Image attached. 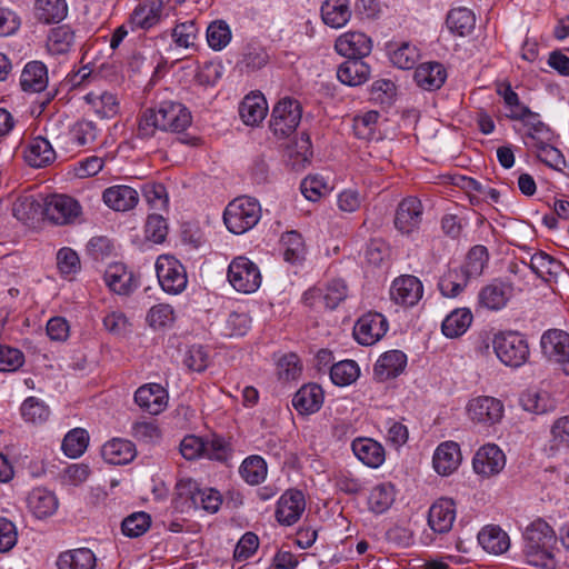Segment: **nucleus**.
<instances>
[{"label": "nucleus", "instance_id": "obj_7", "mask_svg": "<svg viewBox=\"0 0 569 569\" xmlns=\"http://www.w3.org/2000/svg\"><path fill=\"white\" fill-rule=\"evenodd\" d=\"M156 272L162 290L179 295L187 288L188 277L184 266L174 257L162 254L156 261Z\"/></svg>", "mask_w": 569, "mask_h": 569}, {"label": "nucleus", "instance_id": "obj_27", "mask_svg": "<svg viewBox=\"0 0 569 569\" xmlns=\"http://www.w3.org/2000/svg\"><path fill=\"white\" fill-rule=\"evenodd\" d=\"M323 403V390L317 383L302 386L293 396L292 406L301 415L318 411Z\"/></svg>", "mask_w": 569, "mask_h": 569}, {"label": "nucleus", "instance_id": "obj_35", "mask_svg": "<svg viewBox=\"0 0 569 569\" xmlns=\"http://www.w3.org/2000/svg\"><path fill=\"white\" fill-rule=\"evenodd\" d=\"M92 111L100 118H112L119 111V101L116 94L109 91H90L83 97Z\"/></svg>", "mask_w": 569, "mask_h": 569}, {"label": "nucleus", "instance_id": "obj_26", "mask_svg": "<svg viewBox=\"0 0 569 569\" xmlns=\"http://www.w3.org/2000/svg\"><path fill=\"white\" fill-rule=\"evenodd\" d=\"M163 8L162 0H146L137 6L130 16V24L132 30L143 29L148 30L156 26L161 18Z\"/></svg>", "mask_w": 569, "mask_h": 569}, {"label": "nucleus", "instance_id": "obj_38", "mask_svg": "<svg viewBox=\"0 0 569 569\" xmlns=\"http://www.w3.org/2000/svg\"><path fill=\"white\" fill-rule=\"evenodd\" d=\"M24 159L31 167L42 168L56 159V152L49 140L43 137H36L30 142Z\"/></svg>", "mask_w": 569, "mask_h": 569}, {"label": "nucleus", "instance_id": "obj_3", "mask_svg": "<svg viewBox=\"0 0 569 569\" xmlns=\"http://www.w3.org/2000/svg\"><path fill=\"white\" fill-rule=\"evenodd\" d=\"M176 508L181 512L203 510L216 513L222 505L221 493L210 487H202L193 479H180L176 485Z\"/></svg>", "mask_w": 569, "mask_h": 569}, {"label": "nucleus", "instance_id": "obj_43", "mask_svg": "<svg viewBox=\"0 0 569 569\" xmlns=\"http://www.w3.org/2000/svg\"><path fill=\"white\" fill-rule=\"evenodd\" d=\"M396 491L393 485L383 482L375 486L368 497V507L372 512L380 515L386 512L393 503Z\"/></svg>", "mask_w": 569, "mask_h": 569}, {"label": "nucleus", "instance_id": "obj_29", "mask_svg": "<svg viewBox=\"0 0 569 569\" xmlns=\"http://www.w3.org/2000/svg\"><path fill=\"white\" fill-rule=\"evenodd\" d=\"M28 508L38 519L51 517L58 509L56 495L44 488H34L27 499Z\"/></svg>", "mask_w": 569, "mask_h": 569}, {"label": "nucleus", "instance_id": "obj_2", "mask_svg": "<svg viewBox=\"0 0 569 569\" xmlns=\"http://www.w3.org/2000/svg\"><path fill=\"white\" fill-rule=\"evenodd\" d=\"M525 556L530 566L556 569L557 561L551 551L557 541L553 529L543 519H536L525 530Z\"/></svg>", "mask_w": 569, "mask_h": 569}, {"label": "nucleus", "instance_id": "obj_31", "mask_svg": "<svg viewBox=\"0 0 569 569\" xmlns=\"http://www.w3.org/2000/svg\"><path fill=\"white\" fill-rule=\"evenodd\" d=\"M20 86L26 92H40L48 86V69L41 61L28 62L20 76Z\"/></svg>", "mask_w": 569, "mask_h": 569}, {"label": "nucleus", "instance_id": "obj_28", "mask_svg": "<svg viewBox=\"0 0 569 569\" xmlns=\"http://www.w3.org/2000/svg\"><path fill=\"white\" fill-rule=\"evenodd\" d=\"M134 445L127 439L113 438L101 448V456L110 465H126L136 457Z\"/></svg>", "mask_w": 569, "mask_h": 569}, {"label": "nucleus", "instance_id": "obj_24", "mask_svg": "<svg viewBox=\"0 0 569 569\" xmlns=\"http://www.w3.org/2000/svg\"><path fill=\"white\" fill-rule=\"evenodd\" d=\"M406 366V353L400 350H390L379 357L373 367V373L379 381H386L402 373Z\"/></svg>", "mask_w": 569, "mask_h": 569}, {"label": "nucleus", "instance_id": "obj_45", "mask_svg": "<svg viewBox=\"0 0 569 569\" xmlns=\"http://www.w3.org/2000/svg\"><path fill=\"white\" fill-rule=\"evenodd\" d=\"M269 62V54L262 46L258 43H248L238 62L241 70L253 72L263 68Z\"/></svg>", "mask_w": 569, "mask_h": 569}, {"label": "nucleus", "instance_id": "obj_50", "mask_svg": "<svg viewBox=\"0 0 569 569\" xmlns=\"http://www.w3.org/2000/svg\"><path fill=\"white\" fill-rule=\"evenodd\" d=\"M99 132L100 130L93 121L80 120L70 128L69 139L74 146L84 147L92 144L97 140Z\"/></svg>", "mask_w": 569, "mask_h": 569}, {"label": "nucleus", "instance_id": "obj_17", "mask_svg": "<svg viewBox=\"0 0 569 569\" xmlns=\"http://www.w3.org/2000/svg\"><path fill=\"white\" fill-rule=\"evenodd\" d=\"M337 52L348 59H360L370 54L371 39L362 32H346L335 43Z\"/></svg>", "mask_w": 569, "mask_h": 569}, {"label": "nucleus", "instance_id": "obj_57", "mask_svg": "<svg viewBox=\"0 0 569 569\" xmlns=\"http://www.w3.org/2000/svg\"><path fill=\"white\" fill-rule=\"evenodd\" d=\"M231 40V30L223 20L211 22L207 28V41L213 50L223 49Z\"/></svg>", "mask_w": 569, "mask_h": 569}, {"label": "nucleus", "instance_id": "obj_11", "mask_svg": "<svg viewBox=\"0 0 569 569\" xmlns=\"http://www.w3.org/2000/svg\"><path fill=\"white\" fill-rule=\"evenodd\" d=\"M540 343L543 355L560 363L569 376V335L563 330L550 329L542 335Z\"/></svg>", "mask_w": 569, "mask_h": 569}, {"label": "nucleus", "instance_id": "obj_37", "mask_svg": "<svg viewBox=\"0 0 569 569\" xmlns=\"http://www.w3.org/2000/svg\"><path fill=\"white\" fill-rule=\"evenodd\" d=\"M482 548L493 555H501L510 547V539L506 531L498 526H487L478 535Z\"/></svg>", "mask_w": 569, "mask_h": 569}, {"label": "nucleus", "instance_id": "obj_23", "mask_svg": "<svg viewBox=\"0 0 569 569\" xmlns=\"http://www.w3.org/2000/svg\"><path fill=\"white\" fill-rule=\"evenodd\" d=\"M529 266L539 278L549 284L557 283L560 278L567 274L565 266L546 252L535 253Z\"/></svg>", "mask_w": 569, "mask_h": 569}, {"label": "nucleus", "instance_id": "obj_40", "mask_svg": "<svg viewBox=\"0 0 569 569\" xmlns=\"http://www.w3.org/2000/svg\"><path fill=\"white\" fill-rule=\"evenodd\" d=\"M323 22L331 28H342L351 18L347 0H326L321 6Z\"/></svg>", "mask_w": 569, "mask_h": 569}, {"label": "nucleus", "instance_id": "obj_5", "mask_svg": "<svg viewBox=\"0 0 569 569\" xmlns=\"http://www.w3.org/2000/svg\"><path fill=\"white\" fill-rule=\"evenodd\" d=\"M492 348L497 358L507 367L519 368L530 356L529 343L517 331H501L495 335Z\"/></svg>", "mask_w": 569, "mask_h": 569}, {"label": "nucleus", "instance_id": "obj_51", "mask_svg": "<svg viewBox=\"0 0 569 569\" xmlns=\"http://www.w3.org/2000/svg\"><path fill=\"white\" fill-rule=\"evenodd\" d=\"M360 375V369L356 361L343 360L335 363L330 368V379L339 387H345L353 383Z\"/></svg>", "mask_w": 569, "mask_h": 569}, {"label": "nucleus", "instance_id": "obj_46", "mask_svg": "<svg viewBox=\"0 0 569 569\" xmlns=\"http://www.w3.org/2000/svg\"><path fill=\"white\" fill-rule=\"evenodd\" d=\"M74 42V33L68 26H60L51 29L47 49L51 54H63L70 51Z\"/></svg>", "mask_w": 569, "mask_h": 569}, {"label": "nucleus", "instance_id": "obj_48", "mask_svg": "<svg viewBox=\"0 0 569 569\" xmlns=\"http://www.w3.org/2000/svg\"><path fill=\"white\" fill-rule=\"evenodd\" d=\"M89 445V435L87 429H70L62 441L63 453L72 459L79 458L84 453Z\"/></svg>", "mask_w": 569, "mask_h": 569}, {"label": "nucleus", "instance_id": "obj_13", "mask_svg": "<svg viewBox=\"0 0 569 569\" xmlns=\"http://www.w3.org/2000/svg\"><path fill=\"white\" fill-rule=\"evenodd\" d=\"M306 508L305 496L299 490H287L278 500L276 519L282 526L295 525Z\"/></svg>", "mask_w": 569, "mask_h": 569}, {"label": "nucleus", "instance_id": "obj_53", "mask_svg": "<svg viewBox=\"0 0 569 569\" xmlns=\"http://www.w3.org/2000/svg\"><path fill=\"white\" fill-rule=\"evenodd\" d=\"M488 250L485 246H475L469 250L466 262L462 267H460V269L469 279L472 277H478L482 273L488 262Z\"/></svg>", "mask_w": 569, "mask_h": 569}, {"label": "nucleus", "instance_id": "obj_56", "mask_svg": "<svg viewBox=\"0 0 569 569\" xmlns=\"http://www.w3.org/2000/svg\"><path fill=\"white\" fill-rule=\"evenodd\" d=\"M21 415L24 422L41 425L47 421L50 410L43 402L30 397L23 401L21 406Z\"/></svg>", "mask_w": 569, "mask_h": 569}, {"label": "nucleus", "instance_id": "obj_15", "mask_svg": "<svg viewBox=\"0 0 569 569\" xmlns=\"http://www.w3.org/2000/svg\"><path fill=\"white\" fill-rule=\"evenodd\" d=\"M348 288L343 280L336 279L330 281L325 289L315 288L306 292V301L311 300V306L321 307L327 309H335L347 297Z\"/></svg>", "mask_w": 569, "mask_h": 569}, {"label": "nucleus", "instance_id": "obj_42", "mask_svg": "<svg viewBox=\"0 0 569 569\" xmlns=\"http://www.w3.org/2000/svg\"><path fill=\"white\" fill-rule=\"evenodd\" d=\"M267 102L261 94L247 96L239 106V114L247 126H256L267 114Z\"/></svg>", "mask_w": 569, "mask_h": 569}, {"label": "nucleus", "instance_id": "obj_52", "mask_svg": "<svg viewBox=\"0 0 569 569\" xmlns=\"http://www.w3.org/2000/svg\"><path fill=\"white\" fill-rule=\"evenodd\" d=\"M283 246V258L290 263H298L303 260L306 247L302 236L297 231H288L281 237Z\"/></svg>", "mask_w": 569, "mask_h": 569}, {"label": "nucleus", "instance_id": "obj_55", "mask_svg": "<svg viewBox=\"0 0 569 569\" xmlns=\"http://www.w3.org/2000/svg\"><path fill=\"white\" fill-rule=\"evenodd\" d=\"M518 120L522 121L528 128L527 137L532 140V143H545L546 140L552 139V132L548 126L539 119L538 113L532 112L530 109L528 114L523 116V118H519Z\"/></svg>", "mask_w": 569, "mask_h": 569}, {"label": "nucleus", "instance_id": "obj_59", "mask_svg": "<svg viewBox=\"0 0 569 569\" xmlns=\"http://www.w3.org/2000/svg\"><path fill=\"white\" fill-rule=\"evenodd\" d=\"M150 527V516L146 512H136L127 517L121 523L124 536L136 538L143 535Z\"/></svg>", "mask_w": 569, "mask_h": 569}, {"label": "nucleus", "instance_id": "obj_54", "mask_svg": "<svg viewBox=\"0 0 569 569\" xmlns=\"http://www.w3.org/2000/svg\"><path fill=\"white\" fill-rule=\"evenodd\" d=\"M12 212L18 220L29 222L43 214V207L33 196H26L13 203Z\"/></svg>", "mask_w": 569, "mask_h": 569}, {"label": "nucleus", "instance_id": "obj_25", "mask_svg": "<svg viewBox=\"0 0 569 569\" xmlns=\"http://www.w3.org/2000/svg\"><path fill=\"white\" fill-rule=\"evenodd\" d=\"M103 202L116 211H128L133 209L138 201L139 194L136 189L118 184L107 188L102 194Z\"/></svg>", "mask_w": 569, "mask_h": 569}, {"label": "nucleus", "instance_id": "obj_8", "mask_svg": "<svg viewBox=\"0 0 569 569\" xmlns=\"http://www.w3.org/2000/svg\"><path fill=\"white\" fill-rule=\"evenodd\" d=\"M81 214L80 203L66 194L48 197L43 206V216L54 224L73 223Z\"/></svg>", "mask_w": 569, "mask_h": 569}, {"label": "nucleus", "instance_id": "obj_39", "mask_svg": "<svg viewBox=\"0 0 569 569\" xmlns=\"http://www.w3.org/2000/svg\"><path fill=\"white\" fill-rule=\"evenodd\" d=\"M58 569H93L96 556L89 548H78L60 553Z\"/></svg>", "mask_w": 569, "mask_h": 569}, {"label": "nucleus", "instance_id": "obj_47", "mask_svg": "<svg viewBox=\"0 0 569 569\" xmlns=\"http://www.w3.org/2000/svg\"><path fill=\"white\" fill-rule=\"evenodd\" d=\"M469 278L460 269H449L439 280L438 287L442 296L455 298L463 291Z\"/></svg>", "mask_w": 569, "mask_h": 569}, {"label": "nucleus", "instance_id": "obj_33", "mask_svg": "<svg viewBox=\"0 0 569 569\" xmlns=\"http://www.w3.org/2000/svg\"><path fill=\"white\" fill-rule=\"evenodd\" d=\"M337 77L343 84L360 86L369 79L370 67L360 59H348L339 66Z\"/></svg>", "mask_w": 569, "mask_h": 569}, {"label": "nucleus", "instance_id": "obj_20", "mask_svg": "<svg viewBox=\"0 0 569 569\" xmlns=\"http://www.w3.org/2000/svg\"><path fill=\"white\" fill-rule=\"evenodd\" d=\"M456 519V505L450 498L438 499L429 509L428 523L438 533L451 530Z\"/></svg>", "mask_w": 569, "mask_h": 569}, {"label": "nucleus", "instance_id": "obj_19", "mask_svg": "<svg viewBox=\"0 0 569 569\" xmlns=\"http://www.w3.org/2000/svg\"><path fill=\"white\" fill-rule=\"evenodd\" d=\"M423 287L415 276L397 278L391 286L390 296L397 303L406 307L415 306L422 297Z\"/></svg>", "mask_w": 569, "mask_h": 569}, {"label": "nucleus", "instance_id": "obj_1", "mask_svg": "<svg viewBox=\"0 0 569 569\" xmlns=\"http://www.w3.org/2000/svg\"><path fill=\"white\" fill-rule=\"evenodd\" d=\"M191 113L183 104L163 101L157 108H148L141 112L137 137L150 139L158 130L181 132L191 124Z\"/></svg>", "mask_w": 569, "mask_h": 569}, {"label": "nucleus", "instance_id": "obj_22", "mask_svg": "<svg viewBox=\"0 0 569 569\" xmlns=\"http://www.w3.org/2000/svg\"><path fill=\"white\" fill-rule=\"evenodd\" d=\"M104 282L111 291L128 296L138 287L134 274L122 263L110 264L104 272Z\"/></svg>", "mask_w": 569, "mask_h": 569}, {"label": "nucleus", "instance_id": "obj_12", "mask_svg": "<svg viewBox=\"0 0 569 569\" xmlns=\"http://www.w3.org/2000/svg\"><path fill=\"white\" fill-rule=\"evenodd\" d=\"M467 411L475 423L492 426L501 421L503 405L493 397L481 396L469 401Z\"/></svg>", "mask_w": 569, "mask_h": 569}, {"label": "nucleus", "instance_id": "obj_41", "mask_svg": "<svg viewBox=\"0 0 569 569\" xmlns=\"http://www.w3.org/2000/svg\"><path fill=\"white\" fill-rule=\"evenodd\" d=\"M472 319V313L468 308H458L445 318L441 331L447 338H458L468 330Z\"/></svg>", "mask_w": 569, "mask_h": 569}, {"label": "nucleus", "instance_id": "obj_58", "mask_svg": "<svg viewBox=\"0 0 569 569\" xmlns=\"http://www.w3.org/2000/svg\"><path fill=\"white\" fill-rule=\"evenodd\" d=\"M174 319V310L168 303H158L151 307L147 315L148 325L154 329L171 326Z\"/></svg>", "mask_w": 569, "mask_h": 569}, {"label": "nucleus", "instance_id": "obj_63", "mask_svg": "<svg viewBox=\"0 0 569 569\" xmlns=\"http://www.w3.org/2000/svg\"><path fill=\"white\" fill-rule=\"evenodd\" d=\"M300 189L308 200L317 201L329 191V186L323 177L315 174L305 178L301 181Z\"/></svg>", "mask_w": 569, "mask_h": 569}, {"label": "nucleus", "instance_id": "obj_21", "mask_svg": "<svg viewBox=\"0 0 569 569\" xmlns=\"http://www.w3.org/2000/svg\"><path fill=\"white\" fill-rule=\"evenodd\" d=\"M461 462V452L459 445L453 441L440 443L432 457L435 471L440 476H450L455 472Z\"/></svg>", "mask_w": 569, "mask_h": 569}, {"label": "nucleus", "instance_id": "obj_4", "mask_svg": "<svg viewBox=\"0 0 569 569\" xmlns=\"http://www.w3.org/2000/svg\"><path fill=\"white\" fill-rule=\"evenodd\" d=\"M261 218V207L257 199L242 196L228 203L223 212L227 229L234 234L251 230Z\"/></svg>", "mask_w": 569, "mask_h": 569}, {"label": "nucleus", "instance_id": "obj_14", "mask_svg": "<svg viewBox=\"0 0 569 569\" xmlns=\"http://www.w3.org/2000/svg\"><path fill=\"white\" fill-rule=\"evenodd\" d=\"M134 402L146 413L156 416L168 406V392L159 383H147L134 392Z\"/></svg>", "mask_w": 569, "mask_h": 569}, {"label": "nucleus", "instance_id": "obj_18", "mask_svg": "<svg viewBox=\"0 0 569 569\" xmlns=\"http://www.w3.org/2000/svg\"><path fill=\"white\" fill-rule=\"evenodd\" d=\"M422 218V204L416 197L405 198L397 208L395 227L401 233H410L419 228Z\"/></svg>", "mask_w": 569, "mask_h": 569}, {"label": "nucleus", "instance_id": "obj_36", "mask_svg": "<svg viewBox=\"0 0 569 569\" xmlns=\"http://www.w3.org/2000/svg\"><path fill=\"white\" fill-rule=\"evenodd\" d=\"M68 14L66 0H36L34 16L42 23H59Z\"/></svg>", "mask_w": 569, "mask_h": 569}, {"label": "nucleus", "instance_id": "obj_60", "mask_svg": "<svg viewBox=\"0 0 569 569\" xmlns=\"http://www.w3.org/2000/svg\"><path fill=\"white\" fill-rule=\"evenodd\" d=\"M379 113L377 111H368L362 116L353 119V132L359 139L371 140L375 137L376 124Z\"/></svg>", "mask_w": 569, "mask_h": 569}, {"label": "nucleus", "instance_id": "obj_10", "mask_svg": "<svg viewBox=\"0 0 569 569\" xmlns=\"http://www.w3.org/2000/svg\"><path fill=\"white\" fill-rule=\"evenodd\" d=\"M388 330L386 317L379 312H367L358 319L353 327V337L362 346H372Z\"/></svg>", "mask_w": 569, "mask_h": 569}, {"label": "nucleus", "instance_id": "obj_64", "mask_svg": "<svg viewBox=\"0 0 569 569\" xmlns=\"http://www.w3.org/2000/svg\"><path fill=\"white\" fill-rule=\"evenodd\" d=\"M278 376L281 380L291 381L300 377L302 367L295 353L284 355L277 363Z\"/></svg>", "mask_w": 569, "mask_h": 569}, {"label": "nucleus", "instance_id": "obj_44", "mask_svg": "<svg viewBox=\"0 0 569 569\" xmlns=\"http://www.w3.org/2000/svg\"><path fill=\"white\" fill-rule=\"evenodd\" d=\"M475 14L467 8H455L447 14L446 23L449 30L458 36L469 34L475 28Z\"/></svg>", "mask_w": 569, "mask_h": 569}, {"label": "nucleus", "instance_id": "obj_62", "mask_svg": "<svg viewBox=\"0 0 569 569\" xmlns=\"http://www.w3.org/2000/svg\"><path fill=\"white\" fill-rule=\"evenodd\" d=\"M550 141L551 140H546L545 143L536 142L532 143V147L536 148L537 157L541 162L550 168L560 169V167L566 163L565 157L557 148L551 146Z\"/></svg>", "mask_w": 569, "mask_h": 569}, {"label": "nucleus", "instance_id": "obj_32", "mask_svg": "<svg viewBox=\"0 0 569 569\" xmlns=\"http://www.w3.org/2000/svg\"><path fill=\"white\" fill-rule=\"evenodd\" d=\"M512 295V286L505 282H492L479 292V303L490 310H499L506 306Z\"/></svg>", "mask_w": 569, "mask_h": 569}, {"label": "nucleus", "instance_id": "obj_30", "mask_svg": "<svg viewBox=\"0 0 569 569\" xmlns=\"http://www.w3.org/2000/svg\"><path fill=\"white\" fill-rule=\"evenodd\" d=\"M351 448L356 457L368 467L378 468L385 461L382 446L371 438H357Z\"/></svg>", "mask_w": 569, "mask_h": 569}, {"label": "nucleus", "instance_id": "obj_34", "mask_svg": "<svg viewBox=\"0 0 569 569\" xmlns=\"http://www.w3.org/2000/svg\"><path fill=\"white\" fill-rule=\"evenodd\" d=\"M447 72L439 62L420 64L415 71V81L425 90L439 89L446 81Z\"/></svg>", "mask_w": 569, "mask_h": 569}, {"label": "nucleus", "instance_id": "obj_61", "mask_svg": "<svg viewBox=\"0 0 569 569\" xmlns=\"http://www.w3.org/2000/svg\"><path fill=\"white\" fill-rule=\"evenodd\" d=\"M198 38V28L193 21L179 23L172 30V39L177 47L191 48Z\"/></svg>", "mask_w": 569, "mask_h": 569}, {"label": "nucleus", "instance_id": "obj_9", "mask_svg": "<svg viewBox=\"0 0 569 569\" xmlns=\"http://www.w3.org/2000/svg\"><path fill=\"white\" fill-rule=\"evenodd\" d=\"M301 120V107L298 101L284 98L273 108L270 127L276 136L287 137L292 133Z\"/></svg>", "mask_w": 569, "mask_h": 569}, {"label": "nucleus", "instance_id": "obj_49", "mask_svg": "<svg viewBox=\"0 0 569 569\" xmlns=\"http://www.w3.org/2000/svg\"><path fill=\"white\" fill-rule=\"evenodd\" d=\"M239 473L247 483L259 485L267 477V463L260 456H250L242 461Z\"/></svg>", "mask_w": 569, "mask_h": 569}, {"label": "nucleus", "instance_id": "obj_16", "mask_svg": "<svg viewBox=\"0 0 569 569\" xmlns=\"http://www.w3.org/2000/svg\"><path fill=\"white\" fill-rule=\"evenodd\" d=\"M506 465L505 453L496 445L482 446L475 455L472 460L476 473L483 477H490L499 473Z\"/></svg>", "mask_w": 569, "mask_h": 569}, {"label": "nucleus", "instance_id": "obj_6", "mask_svg": "<svg viewBox=\"0 0 569 569\" xmlns=\"http://www.w3.org/2000/svg\"><path fill=\"white\" fill-rule=\"evenodd\" d=\"M227 277L233 289L241 293L256 292L262 281L259 267L243 256L236 257L230 262Z\"/></svg>", "mask_w": 569, "mask_h": 569}]
</instances>
